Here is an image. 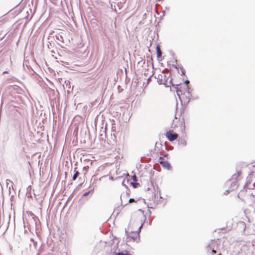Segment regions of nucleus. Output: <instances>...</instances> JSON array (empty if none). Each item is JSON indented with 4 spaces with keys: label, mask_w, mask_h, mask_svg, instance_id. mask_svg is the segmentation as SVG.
I'll list each match as a JSON object with an SVG mask.
<instances>
[{
    "label": "nucleus",
    "mask_w": 255,
    "mask_h": 255,
    "mask_svg": "<svg viewBox=\"0 0 255 255\" xmlns=\"http://www.w3.org/2000/svg\"><path fill=\"white\" fill-rule=\"evenodd\" d=\"M142 227V224L138 225L137 226V230L136 231H131L128 234L126 238V241L127 242H138L140 240L139 233L140 229Z\"/></svg>",
    "instance_id": "f257e3e1"
},
{
    "label": "nucleus",
    "mask_w": 255,
    "mask_h": 255,
    "mask_svg": "<svg viewBox=\"0 0 255 255\" xmlns=\"http://www.w3.org/2000/svg\"><path fill=\"white\" fill-rule=\"evenodd\" d=\"M165 135L170 141H173L178 137V134L175 133L172 129L166 131Z\"/></svg>",
    "instance_id": "f03ea898"
},
{
    "label": "nucleus",
    "mask_w": 255,
    "mask_h": 255,
    "mask_svg": "<svg viewBox=\"0 0 255 255\" xmlns=\"http://www.w3.org/2000/svg\"><path fill=\"white\" fill-rule=\"evenodd\" d=\"M159 162L164 168H167L168 169H170V165L167 161H159Z\"/></svg>",
    "instance_id": "7ed1b4c3"
},
{
    "label": "nucleus",
    "mask_w": 255,
    "mask_h": 255,
    "mask_svg": "<svg viewBox=\"0 0 255 255\" xmlns=\"http://www.w3.org/2000/svg\"><path fill=\"white\" fill-rule=\"evenodd\" d=\"M242 174V172L241 171H237V173H235L233 176H232V178L233 179H238V178L241 176Z\"/></svg>",
    "instance_id": "20e7f679"
},
{
    "label": "nucleus",
    "mask_w": 255,
    "mask_h": 255,
    "mask_svg": "<svg viewBox=\"0 0 255 255\" xmlns=\"http://www.w3.org/2000/svg\"><path fill=\"white\" fill-rule=\"evenodd\" d=\"M178 141L179 144L183 146H185L187 144V141L184 138H180Z\"/></svg>",
    "instance_id": "39448f33"
},
{
    "label": "nucleus",
    "mask_w": 255,
    "mask_h": 255,
    "mask_svg": "<svg viewBox=\"0 0 255 255\" xmlns=\"http://www.w3.org/2000/svg\"><path fill=\"white\" fill-rule=\"evenodd\" d=\"M253 176L251 174H250L247 178L246 186H248L252 181Z\"/></svg>",
    "instance_id": "423d86ee"
},
{
    "label": "nucleus",
    "mask_w": 255,
    "mask_h": 255,
    "mask_svg": "<svg viewBox=\"0 0 255 255\" xmlns=\"http://www.w3.org/2000/svg\"><path fill=\"white\" fill-rule=\"evenodd\" d=\"M156 49V52H157V57L158 58H159V57H161L162 52H161L160 48L159 46H157Z\"/></svg>",
    "instance_id": "0eeeda50"
},
{
    "label": "nucleus",
    "mask_w": 255,
    "mask_h": 255,
    "mask_svg": "<svg viewBox=\"0 0 255 255\" xmlns=\"http://www.w3.org/2000/svg\"><path fill=\"white\" fill-rule=\"evenodd\" d=\"M76 169H77V168H75V170H74L75 174H74V175L73 176V180H75L76 179V178H77L79 174V173L78 171L76 170Z\"/></svg>",
    "instance_id": "6e6552de"
},
{
    "label": "nucleus",
    "mask_w": 255,
    "mask_h": 255,
    "mask_svg": "<svg viewBox=\"0 0 255 255\" xmlns=\"http://www.w3.org/2000/svg\"><path fill=\"white\" fill-rule=\"evenodd\" d=\"M133 202H136V201H135L134 199L130 198L128 200V202L127 203H126V205H127L128 203H132Z\"/></svg>",
    "instance_id": "1a4fd4ad"
},
{
    "label": "nucleus",
    "mask_w": 255,
    "mask_h": 255,
    "mask_svg": "<svg viewBox=\"0 0 255 255\" xmlns=\"http://www.w3.org/2000/svg\"><path fill=\"white\" fill-rule=\"evenodd\" d=\"M132 178L133 179V180L135 182L137 181V177L135 175H134L133 176H132Z\"/></svg>",
    "instance_id": "9d476101"
},
{
    "label": "nucleus",
    "mask_w": 255,
    "mask_h": 255,
    "mask_svg": "<svg viewBox=\"0 0 255 255\" xmlns=\"http://www.w3.org/2000/svg\"><path fill=\"white\" fill-rule=\"evenodd\" d=\"M165 161L164 160V157H160L159 158V161Z\"/></svg>",
    "instance_id": "9b49d317"
},
{
    "label": "nucleus",
    "mask_w": 255,
    "mask_h": 255,
    "mask_svg": "<svg viewBox=\"0 0 255 255\" xmlns=\"http://www.w3.org/2000/svg\"><path fill=\"white\" fill-rule=\"evenodd\" d=\"M251 164L253 167H255V161L252 162Z\"/></svg>",
    "instance_id": "f8f14e48"
},
{
    "label": "nucleus",
    "mask_w": 255,
    "mask_h": 255,
    "mask_svg": "<svg viewBox=\"0 0 255 255\" xmlns=\"http://www.w3.org/2000/svg\"><path fill=\"white\" fill-rule=\"evenodd\" d=\"M211 253H212V254L213 255V254H215L216 253V251L213 249L211 251Z\"/></svg>",
    "instance_id": "ddd939ff"
},
{
    "label": "nucleus",
    "mask_w": 255,
    "mask_h": 255,
    "mask_svg": "<svg viewBox=\"0 0 255 255\" xmlns=\"http://www.w3.org/2000/svg\"><path fill=\"white\" fill-rule=\"evenodd\" d=\"M83 169H84V170L87 171L88 169H89V166H85V167H84Z\"/></svg>",
    "instance_id": "4468645a"
},
{
    "label": "nucleus",
    "mask_w": 255,
    "mask_h": 255,
    "mask_svg": "<svg viewBox=\"0 0 255 255\" xmlns=\"http://www.w3.org/2000/svg\"><path fill=\"white\" fill-rule=\"evenodd\" d=\"M126 196L127 197H128L129 196V194L127 193V194H126ZM125 197V195H123V198H124Z\"/></svg>",
    "instance_id": "2eb2a0df"
},
{
    "label": "nucleus",
    "mask_w": 255,
    "mask_h": 255,
    "mask_svg": "<svg viewBox=\"0 0 255 255\" xmlns=\"http://www.w3.org/2000/svg\"><path fill=\"white\" fill-rule=\"evenodd\" d=\"M229 192H230L229 190H226V191H225V193L226 194H228Z\"/></svg>",
    "instance_id": "dca6fc26"
},
{
    "label": "nucleus",
    "mask_w": 255,
    "mask_h": 255,
    "mask_svg": "<svg viewBox=\"0 0 255 255\" xmlns=\"http://www.w3.org/2000/svg\"><path fill=\"white\" fill-rule=\"evenodd\" d=\"M150 78H151V76L149 77L148 79H147V83H148L150 81Z\"/></svg>",
    "instance_id": "f3484780"
},
{
    "label": "nucleus",
    "mask_w": 255,
    "mask_h": 255,
    "mask_svg": "<svg viewBox=\"0 0 255 255\" xmlns=\"http://www.w3.org/2000/svg\"><path fill=\"white\" fill-rule=\"evenodd\" d=\"M7 73H8V72H7V71H4V72H3V74H7Z\"/></svg>",
    "instance_id": "a211bd4d"
},
{
    "label": "nucleus",
    "mask_w": 255,
    "mask_h": 255,
    "mask_svg": "<svg viewBox=\"0 0 255 255\" xmlns=\"http://www.w3.org/2000/svg\"><path fill=\"white\" fill-rule=\"evenodd\" d=\"M185 83H186V84L189 83V81H188V80L186 81H185Z\"/></svg>",
    "instance_id": "6ab92c4d"
},
{
    "label": "nucleus",
    "mask_w": 255,
    "mask_h": 255,
    "mask_svg": "<svg viewBox=\"0 0 255 255\" xmlns=\"http://www.w3.org/2000/svg\"><path fill=\"white\" fill-rule=\"evenodd\" d=\"M179 92V91L178 90H177V94H178V95H179V93H178V92Z\"/></svg>",
    "instance_id": "aec40b11"
},
{
    "label": "nucleus",
    "mask_w": 255,
    "mask_h": 255,
    "mask_svg": "<svg viewBox=\"0 0 255 255\" xmlns=\"http://www.w3.org/2000/svg\"><path fill=\"white\" fill-rule=\"evenodd\" d=\"M183 128H185V126H184V125H183Z\"/></svg>",
    "instance_id": "412c9836"
},
{
    "label": "nucleus",
    "mask_w": 255,
    "mask_h": 255,
    "mask_svg": "<svg viewBox=\"0 0 255 255\" xmlns=\"http://www.w3.org/2000/svg\"><path fill=\"white\" fill-rule=\"evenodd\" d=\"M221 255V254H219V255Z\"/></svg>",
    "instance_id": "4be33fe9"
}]
</instances>
